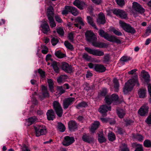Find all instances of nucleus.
Instances as JSON below:
<instances>
[{
	"label": "nucleus",
	"mask_w": 151,
	"mask_h": 151,
	"mask_svg": "<svg viewBox=\"0 0 151 151\" xmlns=\"http://www.w3.org/2000/svg\"><path fill=\"white\" fill-rule=\"evenodd\" d=\"M137 70V69H134L128 72L129 74H134V75L132 79L129 80L125 83L123 89V92L124 94H127L130 91L136 84L138 85H139L137 75L135 73Z\"/></svg>",
	"instance_id": "1"
},
{
	"label": "nucleus",
	"mask_w": 151,
	"mask_h": 151,
	"mask_svg": "<svg viewBox=\"0 0 151 151\" xmlns=\"http://www.w3.org/2000/svg\"><path fill=\"white\" fill-rule=\"evenodd\" d=\"M85 35L87 40L91 43L93 46L101 48L106 46V44L105 43L96 42L97 38L93 32L88 31L86 32Z\"/></svg>",
	"instance_id": "2"
},
{
	"label": "nucleus",
	"mask_w": 151,
	"mask_h": 151,
	"mask_svg": "<svg viewBox=\"0 0 151 151\" xmlns=\"http://www.w3.org/2000/svg\"><path fill=\"white\" fill-rule=\"evenodd\" d=\"M99 35L100 36L104 37L105 39L108 41L113 42H115L116 43H120L121 41L117 37L109 35L107 33L105 32L102 30H100L99 31Z\"/></svg>",
	"instance_id": "3"
},
{
	"label": "nucleus",
	"mask_w": 151,
	"mask_h": 151,
	"mask_svg": "<svg viewBox=\"0 0 151 151\" xmlns=\"http://www.w3.org/2000/svg\"><path fill=\"white\" fill-rule=\"evenodd\" d=\"M47 16L49 21L50 25L51 27H55L56 24L53 19L54 13L53 8L52 6H50L47 9Z\"/></svg>",
	"instance_id": "4"
},
{
	"label": "nucleus",
	"mask_w": 151,
	"mask_h": 151,
	"mask_svg": "<svg viewBox=\"0 0 151 151\" xmlns=\"http://www.w3.org/2000/svg\"><path fill=\"white\" fill-rule=\"evenodd\" d=\"M132 9L133 14L135 17L137 16V13L143 14L145 12V9L141 6L137 2L132 3Z\"/></svg>",
	"instance_id": "5"
},
{
	"label": "nucleus",
	"mask_w": 151,
	"mask_h": 151,
	"mask_svg": "<svg viewBox=\"0 0 151 151\" xmlns=\"http://www.w3.org/2000/svg\"><path fill=\"white\" fill-rule=\"evenodd\" d=\"M118 96L117 94H114L111 96H106L105 99V100L106 103L108 104H110L112 103L116 105L118 103Z\"/></svg>",
	"instance_id": "6"
},
{
	"label": "nucleus",
	"mask_w": 151,
	"mask_h": 151,
	"mask_svg": "<svg viewBox=\"0 0 151 151\" xmlns=\"http://www.w3.org/2000/svg\"><path fill=\"white\" fill-rule=\"evenodd\" d=\"M35 129L37 137L45 134L47 132L46 127L44 125H38L35 127Z\"/></svg>",
	"instance_id": "7"
},
{
	"label": "nucleus",
	"mask_w": 151,
	"mask_h": 151,
	"mask_svg": "<svg viewBox=\"0 0 151 151\" xmlns=\"http://www.w3.org/2000/svg\"><path fill=\"white\" fill-rule=\"evenodd\" d=\"M106 103L100 106L99 109V112L103 116H106L107 115L106 113L109 111H111V107Z\"/></svg>",
	"instance_id": "8"
},
{
	"label": "nucleus",
	"mask_w": 151,
	"mask_h": 151,
	"mask_svg": "<svg viewBox=\"0 0 151 151\" xmlns=\"http://www.w3.org/2000/svg\"><path fill=\"white\" fill-rule=\"evenodd\" d=\"M119 23L120 26L126 32L132 33L135 32L134 29L129 24H127L122 21H119Z\"/></svg>",
	"instance_id": "9"
},
{
	"label": "nucleus",
	"mask_w": 151,
	"mask_h": 151,
	"mask_svg": "<svg viewBox=\"0 0 151 151\" xmlns=\"http://www.w3.org/2000/svg\"><path fill=\"white\" fill-rule=\"evenodd\" d=\"M85 50L89 54L94 55L101 56L104 55L103 51L99 50L92 49L87 47H85Z\"/></svg>",
	"instance_id": "10"
},
{
	"label": "nucleus",
	"mask_w": 151,
	"mask_h": 151,
	"mask_svg": "<svg viewBox=\"0 0 151 151\" xmlns=\"http://www.w3.org/2000/svg\"><path fill=\"white\" fill-rule=\"evenodd\" d=\"M54 108L56 113L59 117L62 116L63 114V110L59 102L57 101H55L53 104Z\"/></svg>",
	"instance_id": "11"
},
{
	"label": "nucleus",
	"mask_w": 151,
	"mask_h": 151,
	"mask_svg": "<svg viewBox=\"0 0 151 151\" xmlns=\"http://www.w3.org/2000/svg\"><path fill=\"white\" fill-rule=\"evenodd\" d=\"M148 111V106L146 105H143L138 110V113L140 116H144L147 115Z\"/></svg>",
	"instance_id": "12"
},
{
	"label": "nucleus",
	"mask_w": 151,
	"mask_h": 151,
	"mask_svg": "<svg viewBox=\"0 0 151 151\" xmlns=\"http://www.w3.org/2000/svg\"><path fill=\"white\" fill-rule=\"evenodd\" d=\"M75 139L74 137L66 136L64 137L62 144L64 146H68L73 143Z\"/></svg>",
	"instance_id": "13"
},
{
	"label": "nucleus",
	"mask_w": 151,
	"mask_h": 151,
	"mask_svg": "<svg viewBox=\"0 0 151 151\" xmlns=\"http://www.w3.org/2000/svg\"><path fill=\"white\" fill-rule=\"evenodd\" d=\"M41 91L42 93V95L41 96L39 97V99L42 100L43 99L49 96V93L47 90V88L43 85H42L41 86Z\"/></svg>",
	"instance_id": "14"
},
{
	"label": "nucleus",
	"mask_w": 151,
	"mask_h": 151,
	"mask_svg": "<svg viewBox=\"0 0 151 151\" xmlns=\"http://www.w3.org/2000/svg\"><path fill=\"white\" fill-rule=\"evenodd\" d=\"M75 101L74 98H69L64 100L63 101V106L64 109H67L69 106L72 104Z\"/></svg>",
	"instance_id": "15"
},
{
	"label": "nucleus",
	"mask_w": 151,
	"mask_h": 151,
	"mask_svg": "<svg viewBox=\"0 0 151 151\" xmlns=\"http://www.w3.org/2000/svg\"><path fill=\"white\" fill-rule=\"evenodd\" d=\"M41 27L42 31L44 34H47L50 31L49 26L47 22L44 20L42 22Z\"/></svg>",
	"instance_id": "16"
},
{
	"label": "nucleus",
	"mask_w": 151,
	"mask_h": 151,
	"mask_svg": "<svg viewBox=\"0 0 151 151\" xmlns=\"http://www.w3.org/2000/svg\"><path fill=\"white\" fill-rule=\"evenodd\" d=\"M62 68L63 70L68 73H70L73 71L71 66L69 65L66 63L64 62L62 63Z\"/></svg>",
	"instance_id": "17"
},
{
	"label": "nucleus",
	"mask_w": 151,
	"mask_h": 151,
	"mask_svg": "<svg viewBox=\"0 0 151 151\" xmlns=\"http://www.w3.org/2000/svg\"><path fill=\"white\" fill-rule=\"evenodd\" d=\"M73 4L81 9H83L86 6L85 3L81 0H75L73 3Z\"/></svg>",
	"instance_id": "18"
},
{
	"label": "nucleus",
	"mask_w": 151,
	"mask_h": 151,
	"mask_svg": "<svg viewBox=\"0 0 151 151\" xmlns=\"http://www.w3.org/2000/svg\"><path fill=\"white\" fill-rule=\"evenodd\" d=\"M100 125V123L99 121H94L91 125L90 131L92 133L94 132L99 127Z\"/></svg>",
	"instance_id": "19"
},
{
	"label": "nucleus",
	"mask_w": 151,
	"mask_h": 151,
	"mask_svg": "<svg viewBox=\"0 0 151 151\" xmlns=\"http://www.w3.org/2000/svg\"><path fill=\"white\" fill-rule=\"evenodd\" d=\"M75 22L76 23L74 24V25L76 27H79V29L81 28V26L78 27V24L81 26H83L84 24L83 22V19L80 17H78L75 19Z\"/></svg>",
	"instance_id": "20"
},
{
	"label": "nucleus",
	"mask_w": 151,
	"mask_h": 151,
	"mask_svg": "<svg viewBox=\"0 0 151 151\" xmlns=\"http://www.w3.org/2000/svg\"><path fill=\"white\" fill-rule=\"evenodd\" d=\"M140 76L146 82L149 81L150 80V76L148 73L144 70L141 72Z\"/></svg>",
	"instance_id": "21"
},
{
	"label": "nucleus",
	"mask_w": 151,
	"mask_h": 151,
	"mask_svg": "<svg viewBox=\"0 0 151 151\" xmlns=\"http://www.w3.org/2000/svg\"><path fill=\"white\" fill-rule=\"evenodd\" d=\"M47 117L49 120H53L55 118V113L52 110H48L47 113Z\"/></svg>",
	"instance_id": "22"
},
{
	"label": "nucleus",
	"mask_w": 151,
	"mask_h": 151,
	"mask_svg": "<svg viewBox=\"0 0 151 151\" xmlns=\"http://www.w3.org/2000/svg\"><path fill=\"white\" fill-rule=\"evenodd\" d=\"M105 21L104 15L103 13H100L99 14V18L97 19L98 23L99 24H104Z\"/></svg>",
	"instance_id": "23"
},
{
	"label": "nucleus",
	"mask_w": 151,
	"mask_h": 151,
	"mask_svg": "<svg viewBox=\"0 0 151 151\" xmlns=\"http://www.w3.org/2000/svg\"><path fill=\"white\" fill-rule=\"evenodd\" d=\"M106 70V68L101 65L95 64V70L99 72H103Z\"/></svg>",
	"instance_id": "24"
},
{
	"label": "nucleus",
	"mask_w": 151,
	"mask_h": 151,
	"mask_svg": "<svg viewBox=\"0 0 151 151\" xmlns=\"http://www.w3.org/2000/svg\"><path fill=\"white\" fill-rule=\"evenodd\" d=\"M68 127L70 131H73L77 128V125L75 121H72L69 122Z\"/></svg>",
	"instance_id": "25"
},
{
	"label": "nucleus",
	"mask_w": 151,
	"mask_h": 151,
	"mask_svg": "<svg viewBox=\"0 0 151 151\" xmlns=\"http://www.w3.org/2000/svg\"><path fill=\"white\" fill-rule=\"evenodd\" d=\"M82 139L84 141L89 143L92 142L93 141V139L86 134H84L82 137Z\"/></svg>",
	"instance_id": "26"
},
{
	"label": "nucleus",
	"mask_w": 151,
	"mask_h": 151,
	"mask_svg": "<svg viewBox=\"0 0 151 151\" xmlns=\"http://www.w3.org/2000/svg\"><path fill=\"white\" fill-rule=\"evenodd\" d=\"M47 83L49 86L50 90L51 92H54V83L52 79H48L47 80Z\"/></svg>",
	"instance_id": "27"
},
{
	"label": "nucleus",
	"mask_w": 151,
	"mask_h": 151,
	"mask_svg": "<svg viewBox=\"0 0 151 151\" xmlns=\"http://www.w3.org/2000/svg\"><path fill=\"white\" fill-rule=\"evenodd\" d=\"M37 118L35 116L30 117L27 120V125L28 126L30 125L37 121Z\"/></svg>",
	"instance_id": "28"
},
{
	"label": "nucleus",
	"mask_w": 151,
	"mask_h": 151,
	"mask_svg": "<svg viewBox=\"0 0 151 151\" xmlns=\"http://www.w3.org/2000/svg\"><path fill=\"white\" fill-rule=\"evenodd\" d=\"M146 90L145 89H140L138 92L139 96L140 98H144L146 96Z\"/></svg>",
	"instance_id": "29"
},
{
	"label": "nucleus",
	"mask_w": 151,
	"mask_h": 151,
	"mask_svg": "<svg viewBox=\"0 0 151 151\" xmlns=\"http://www.w3.org/2000/svg\"><path fill=\"white\" fill-rule=\"evenodd\" d=\"M117 114L120 118H123L125 114V111L122 109H119L117 110Z\"/></svg>",
	"instance_id": "30"
},
{
	"label": "nucleus",
	"mask_w": 151,
	"mask_h": 151,
	"mask_svg": "<svg viewBox=\"0 0 151 151\" xmlns=\"http://www.w3.org/2000/svg\"><path fill=\"white\" fill-rule=\"evenodd\" d=\"M68 78V76L65 75H62L58 78L57 81L59 83H61L64 82Z\"/></svg>",
	"instance_id": "31"
},
{
	"label": "nucleus",
	"mask_w": 151,
	"mask_h": 151,
	"mask_svg": "<svg viewBox=\"0 0 151 151\" xmlns=\"http://www.w3.org/2000/svg\"><path fill=\"white\" fill-rule=\"evenodd\" d=\"M132 138L134 139H137L139 142L142 141L144 139V137L142 135L139 134H133Z\"/></svg>",
	"instance_id": "32"
},
{
	"label": "nucleus",
	"mask_w": 151,
	"mask_h": 151,
	"mask_svg": "<svg viewBox=\"0 0 151 151\" xmlns=\"http://www.w3.org/2000/svg\"><path fill=\"white\" fill-rule=\"evenodd\" d=\"M70 8V12L74 16H76L78 14V12L77 9L74 7L70 6L68 7Z\"/></svg>",
	"instance_id": "33"
},
{
	"label": "nucleus",
	"mask_w": 151,
	"mask_h": 151,
	"mask_svg": "<svg viewBox=\"0 0 151 151\" xmlns=\"http://www.w3.org/2000/svg\"><path fill=\"white\" fill-rule=\"evenodd\" d=\"M109 30L110 31H112L114 34L117 35L121 36L122 35V34L121 32L116 29L113 27H110Z\"/></svg>",
	"instance_id": "34"
},
{
	"label": "nucleus",
	"mask_w": 151,
	"mask_h": 151,
	"mask_svg": "<svg viewBox=\"0 0 151 151\" xmlns=\"http://www.w3.org/2000/svg\"><path fill=\"white\" fill-rule=\"evenodd\" d=\"M58 130L60 132H63L65 130V127L64 125L61 123H58L57 126Z\"/></svg>",
	"instance_id": "35"
},
{
	"label": "nucleus",
	"mask_w": 151,
	"mask_h": 151,
	"mask_svg": "<svg viewBox=\"0 0 151 151\" xmlns=\"http://www.w3.org/2000/svg\"><path fill=\"white\" fill-rule=\"evenodd\" d=\"M114 84V90L116 92H117L118 91L119 84L118 82V80L116 78H114L113 81Z\"/></svg>",
	"instance_id": "36"
},
{
	"label": "nucleus",
	"mask_w": 151,
	"mask_h": 151,
	"mask_svg": "<svg viewBox=\"0 0 151 151\" xmlns=\"http://www.w3.org/2000/svg\"><path fill=\"white\" fill-rule=\"evenodd\" d=\"M87 19L88 22L95 29H97V28L93 23V19L91 17L89 16H88L87 17Z\"/></svg>",
	"instance_id": "37"
},
{
	"label": "nucleus",
	"mask_w": 151,
	"mask_h": 151,
	"mask_svg": "<svg viewBox=\"0 0 151 151\" xmlns=\"http://www.w3.org/2000/svg\"><path fill=\"white\" fill-rule=\"evenodd\" d=\"M108 137L109 141H113L115 140L116 136L113 133L111 132L108 134Z\"/></svg>",
	"instance_id": "38"
},
{
	"label": "nucleus",
	"mask_w": 151,
	"mask_h": 151,
	"mask_svg": "<svg viewBox=\"0 0 151 151\" xmlns=\"http://www.w3.org/2000/svg\"><path fill=\"white\" fill-rule=\"evenodd\" d=\"M51 65H52L54 71L56 73H58L59 71V69L57 66L56 62L53 61L52 62Z\"/></svg>",
	"instance_id": "39"
},
{
	"label": "nucleus",
	"mask_w": 151,
	"mask_h": 151,
	"mask_svg": "<svg viewBox=\"0 0 151 151\" xmlns=\"http://www.w3.org/2000/svg\"><path fill=\"white\" fill-rule=\"evenodd\" d=\"M133 145L136 147V149L135 150V151H143L142 145L134 143Z\"/></svg>",
	"instance_id": "40"
},
{
	"label": "nucleus",
	"mask_w": 151,
	"mask_h": 151,
	"mask_svg": "<svg viewBox=\"0 0 151 151\" xmlns=\"http://www.w3.org/2000/svg\"><path fill=\"white\" fill-rule=\"evenodd\" d=\"M64 45L68 49L71 50H73V46L68 41H65L64 42Z\"/></svg>",
	"instance_id": "41"
},
{
	"label": "nucleus",
	"mask_w": 151,
	"mask_h": 151,
	"mask_svg": "<svg viewBox=\"0 0 151 151\" xmlns=\"http://www.w3.org/2000/svg\"><path fill=\"white\" fill-rule=\"evenodd\" d=\"M55 55L58 58H62L65 56V55L60 51H56L55 53Z\"/></svg>",
	"instance_id": "42"
},
{
	"label": "nucleus",
	"mask_w": 151,
	"mask_h": 151,
	"mask_svg": "<svg viewBox=\"0 0 151 151\" xmlns=\"http://www.w3.org/2000/svg\"><path fill=\"white\" fill-rule=\"evenodd\" d=\"M87 106V104L86 102H82L78 104L76 106V107L78 109H80L81 108L86 107Z\"/></svg>",
	"instance_id": "43"
},
{
	"label": "nucleus",
	"mask_w": 151,
	"mask_h": 151,
	"mask_svg": "<svg viewBox=\"0 0 151 151\" xmlns=\"http://www.w3.org/2000/svg\"><path fill=\"white\" fill-rule=\"evenodd\" d=\"M144 145L145 147H151V141L149 140H145L144 142Z\"/></svg>",
	"instance_id": "44"
},
{
	"label": "nucleus",
	"mask_w": 151,
	"mask_h": 151,
	"mask_svg": "<svg viewBox=\"0 0 151 151\" xmlns=\"http://www.w3.org/2000/svg\"><path fill=\"white\" fill-rule=\"evenodd\" d=\"M67 7H70V6H66L65 7V9L62 11V14L63 15H65L67 14L68 12H70V8Z\"/></svg>",
	"instance_id": "45"
},
{
	"label": "nucleus",
	"mask_w": 151,
	"mask_h": 151,
	"mask_svg": "<svg viewBox=\"0 0 151 151\" xmlns=\"http://www.w3.org/2000/svg\"><path fill=\"white\" fill-rule=\"evenodd\" d=\"M57 33L60 35L63 36L64 33L63 29L62 28L60 27L57 29Z\"/></svg>",
	"instance_id": "46"
},
{
	"label": "nucleus",
	"mask_w": 151,
	"mask_h": 151,
	"mask_svg": "<svg viewBox=\"0 0 151 151\" xmlns=\"http://www.w3.org/2000/svg\"><path fill=\"white\" fill-rule=\"evenodd\" d=\"M122 10L119 9H114L113 10V13L116 14L117 16H119L120 14H121V11Z\"/></svg>",
	"instance_id": "47"
},
{
	"label": "nucleus",
	"mask_w": 151,
	"mask_h": 151,
	"mask_svg": "<svg viewBox=\"0 0 151 151\" xmlns=\"http://www.w3.org/2000/svg\"><path fill=\"white\" fill-rule=\"evenodd\" d=\"M58 41V39L57 37H53L51 40L52 43L54 46L56 45Z\"/></svg>",
	"instance_id": "48"
},
{
	"label": "nucleus",
	"mask_w": 151,
	"mask_h": 151,
	"mask_svg": "<svg viewBox=\"0 0 151 151\" xmlns=\"http://www.w3.org/2000/svg\"><path fill=\"white\" fill-rule=\"evenodd\" d=\"M130 60V58L129 57L124 56L120 59V60L123 62H126Z\"/></svg>",
	"instance_id": "49"
},
{
	"label": "nucleus",
	"mask_w": 151,
	"mask_h": 151,
	"mask_svg": "<svg viewBox=\"0 0 151 151\" xmlns=\"http://www.w3.org/2000/svg\"><path fill=\"white\" fill-rule=\"evenodd\" d=\"M98 140L101 143L104 142L106 141L105 138L101 135L98 136Z\"/></svg>",
	"instance_id": "50"
},
{
	"label": "nucleus",
	"mask_w": 151,
	"mask_h": 151,
	"mask_svg": "<svg viewBox=\"0 0 151 151\" xmlns=\"http://www.w3.org/2000/svg\"><path fill=\"white\" fill-rule=\"evenodd\" d=\"M121 12L122 13H121V14H120L119 17L122 19H126L127 17L126 13L122 10Z\"/></svg>",
	"instance_id": "51"
},
{
	"label": "nucleus",
	"mask_w": 151,
	"mask_h": 151,
	"mask_svg": "<svg viewBox=\"0 0 151 151\" xmlns=\"http://www.w3.org/2000/svg\"><path fill=\"white\" fill-rule=\"evenodd\" d=\"M58 91L59 92L58 94L61 95L64 93L65 91L63 89L62 86H58L57 87Z\"/></svg>",
	"instance_id": "52"
},
{
	"label": "nucleus",
	"mask_w": 151,
	"mask_h": 151,
	"mask_svg": "<svg viewBox=\"0 0 151 151\" xmlns=\"http://www.w3.org/2000/svg\"><path fill=\"white\" fill-rule=\"evenodd\" d=\"M38 72L42 78H44L45 77V73L44 71L40 69H39Z\"/></svg>",
	"instance_id": "53"
},
{
	"label": "nucleus",
	"mask_w": 151,
	"mask_h": 151,
	"mask_svg": "<svg viewBox=\"0 0 151 151\" xmlns=\"http://www.w3.org/2000/svg\"><path fill=\"white\" fill-rule=\"evenodd\" d=\"M48 51V49L46 46H44L43 47L42 50V53L44 54H46Z\"/></svg>",
	"instance_id": "54"
},
{
	"label": "nucleus",
	"mask_w": 151,
	"mask_h": 151,
	"mask_svg": "<svg viewBox=\"0 0 151 151\" xmlns=\"http://www.w3.org/2000/svg\"><path fill=\"white\" fill-rule=\"evenodd\" d=\"M122 147L121 151H129V149L127 147V145L125 144H122Z\"/></svg>",
	"instance_id": "55"
},
{
	"label": "nucleus",
	"mask_w": 151,
	"mask_h": 151,
	"mask_svg": "<svg viewBox=\"0 0 151 151\" xmlns=\"http://www.w3.org/2000/svg\"><path fill=\"white\" fill-rule=\"evenodd\" d=\"M83 86L84 87V89L86 90L89 91L91 89L89 84L86 83H85L83 84Z\"/></svg>",
	"instance_id": "56"
},
{
	"label": "nucleus",
	"mask_w": 151,
	"mask_h": 151,
	"mask_svg": "<svg viewBox=\"0 0 151 151\" xmlns=\"http://www.w3.org/2000/svg\"><path fill=\"white\" fill-rule=\"evenodd\" d=\"M82 58L86 60H89L90 58V57L86 53H84L82 55Z\"/></svg>",
	"instance_id": "57"
},
{
	"label": "nucleus",
	"mask_w": 151,
	"mask_h": 151,
	"mask_svg": "<svg viewBox=\"0 0 151 151\" xmlns=\"http://www.w3.org/2000/svg\"><path fill=\"white\" fill-rule=\"evenodd\" d=\"M117 4L120 6H122L124 4V0H116Z\"/></svg>",
	"instance_id": "58"
},
{
	"label": "nucleus",
	"mask_w": 151,
	"mask_h": 151,
	"mask_svg": "<svg viewBox=\"0 0 151 151\" xmlns=\"http://www.w3.org/2000/svg\"><path fill=\"white\" fill-rule=\"evenodd\" d=\"M146 122L148 124H151V114L149 115L146 120Z\"/></svg>",
	"instance_id": "59"
},
{
	"label": "nucleus",
	"mask_w": 151,
	"mask_h": 151,
	"mask_svg": "<svg viewBox=\"0 0 151 151\" xmlns=\"http://www.w3.org/2000/svg\"><path fill=\"white\" fill-rule=\"evenodd\" d=\"M22 151H30L29 148L25 145H23L22 147Z\"/></svg>",
	"instance_id": "60"
},
{
	"label": "nucleus",
	"mask_w": 151,
	"mask_h": 151,
	"mask_svg": "<svg viewBox=\"0 0 151 151\" xmlns=\"http://www.w3.org/2000/svg\"><path fill=\"white\" fill-rule=\"evenodd\" d=\"M107 92V90L106 89L104 88L101 92V95L102 96H104L106 95Z\"/></svg>",
	"instance_id": "61"
},
{
	"label": "nucleus",
	"mask_w": 151,
	"mask_h": 151,
	"mask_svg": "<svg viewBox=\"0 0 151 151\" xmlns=\"http://www.w3.org/2000/svg\"><path fill=\"white\" fill-rule=\"evenodd\" d=\"M55 18L56 21L59 23H61L62 22V19L58 15L55 16Z\"/></svg>",
	"instance_id": "62"
},
{
	"label": "nucleus",
	"mask_w": 151,
	"mask_h": 151,
	"mask_svg": "<svg viewBox=\"0 0 151 151\" xmlns=\"http://www.w3.org/2000/svg\"><path fill=\"white\" fill-rule=\"evenodd\" d=\"M68 38L71 41H73V35L72 33H70L68 35Z\"/></svg>",
	"instance_id": "63"
},
{
	"label": "nucleus",
	"mask_w": 151,
	"mask_h": 151,
	"mask_svg": "<svg viewBox=\"0 0 151 151\" xmlns=\"http://www.w3.org/2000/svg\"><path fill=\"white\" fill-rule=\"evenodd\" d=\"M147 33H151V24L150 25L147 27L146 30Z\"/></svg>",
	"instance_id": "64"
}]
</instances>
